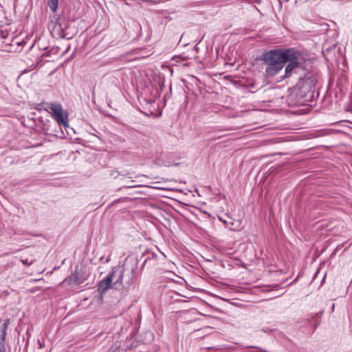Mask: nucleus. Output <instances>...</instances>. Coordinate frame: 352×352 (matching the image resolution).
Masks as SVG:
<instances>
[{"instance_id": "1", "label": "nucleus", "mask_w": 352, "mask_h": 352, "mask_svg": "<svg viewBox=\"0 0 352 352\" xmlns=\"http://www.w3.org/2000/svg\"><path fill=\"white\" fill-rule=\"evenodd\" d=\"M265 60L276 68H282V64L289 63L285 67V76H289L296 67L300 65L304 59L301 53L294 48L285 50H274L265 53Z\"/></svg>"}, {"instance_id": "2", "label": "nucleus", "mask_w": 352, "mask_h": 352, "mask_svg": "<svg viewBox=\"0 0 352 352\" xmlns=\"http://www.w3.org/2000/svg\"><path fill=\"white\" fill-rule=\"evenodd\" d=\"M138 267V263L133 259L126 258L123 265L122 270L118 268L117 274V278L114 281V285L118 284L122 285L123 281L126 285H131L133 282L134 272L136 271Z\"/></svg>"}, {"instance_id": "3", "label": "nucleus", "mask_w": 352, "mask_h": 352, "mask_svg": "<svg viewBox=\"0 0 352 352\" xmlns=\"http://www.w3.org/2000/svg\"><path fill=\"white\" fill-rule=\"evenodd\" d=\"M118 272V268L117 267H113L107 276L98 283V292L100 294H104L107 290L111 287L112 284L114 285V281L117 278Z\"/></svg>"}, {"instance_id": "4", "label": "nucleus", "mask_w": 352, "mask_h": 352, "mask_svg": "<svg viewBox=\"0 0 352 352\" xmlns=\"http://www.w3.org/2000/svg\"><path fill=\"white\" fill-rule=\"evenodd\" d=\"M87 278L88 275L82 272V270H79L76 267L74 272L66 278L63 283H67L68 285H80L83 283Z\"/></svg>"}, {"instance_id": "5", "label": "nucleus", "mask_w": 352, "mask_h": 352, "mask_svg": "<svg viewBox=\"0 0 352 352\" xmlns=\"http://www.w3.org/2000/svg\"><path fill=\"white\" fill-rule=\"evenodd\" d=\"M205 50V54L202 58L206 61H213L216 60L219 56L220 47L215 48V50H213L212 45H201Z\"/></svg>"}, {"instance_id": "6", "label": "nucleus", "mask_w": 352, "mask_h": 352, "mask_svg": "<svg viewBox=\"0 0 352 352\" xmlns=\"http://www.w3.org/2000/svg\"><path fill=\"white\" fill-rule=\"evenodd\" d=\"M278 285L277 284L272 285H265V293H269L270 292L274 291L275 294L273 295H270L267 298L265 297V300L272 299L278 296H282L284 294L283 288L281 291L277 289Z\"/></svg>"}, {"instance_id": "7", "label": "nucleus", "mask_w": 352, "mask_h": 352, "mask_svg": "<svg viewBox=\"0 0 352 352\" xmlns=\"http://www.w3.org/2000/svg\"><path fill=\"white\" fill-rule=\"evenodd\" d=\"M228 52L230 53V54H228L227 53L225 54V56L223 57L227 61L230 62V64L231 65H233L235 63V60L236 59V52L234 51V49H233L232 45H228L227 49Z\"/></svg>"}, {"instance_id": "8", "label": "nucleus", "mask_w": 352, "mask_h": 352, "mask_svg": "<svg viewBox=\"0 0 352 352\" xmlns=\"http://www.w3.org/2000/svg\"><path fill=\"white\" fill-rule=\"evenodd\" d=\"M59 125L68 126V116L67 113H64L63 110L62 112L55 115L53 117Z\"/></svg>"}, {"instance_id": "9", "label": "nucleus", "mask_w": 352, "mask_h": 352, "mask_svg": "<svg viewBox=\"0 0 352 352\" xmlns=\"http://www.w3.org/2000/svg\"><path fill=\"white\" fill-rule=\"evenodd\" d=\"M47 108L53 117L63 111L61 104L56 102L47 104Z\"/></svg>"}, {"instance_id": "10", "label": "nucleus", "mask_w": 352, "mask_h": 352, "mask_svg": "<svg viewBox=\"0 0 352 352\" xmlns=\"http://www.w3.org/2000/svg\"><path fill=\"white\" fill-rule=\"evenodd\" d=\"M10 319L6 320L1 327V339L2 341L5 340L6 336L7 335V329L8 328V326L10 324Z\"/></svg>"}, {"instance_id": "11", "label": "nucleus", "mask_w": 352, "mask_h": 352, "mask_svg": "<svg viewBox=\"0 0 352 352\" xmlns=\"http://www.w3.org/2000/svg\"><path fill=\"white\" fill-rule=\"evenodd\" d=\"M47 6L53 13H55L58 8V0H48Z\"/></svg>"}, {"instance_id": "12", "label": "nucleus", "mask_w": 352, "mask_h": 352, "mask_svg": "<svg viewBox=\"0 0 352 352\" xmlns=\"http://www.w3.org/2000/svg\"><path fill=\"white\" fill-rule=\"evenodd\" d=\"M219 220L221 221H222L223 223H224L226 226L231 230H235L234 228L232 227V226L234 225V222L232 219H229V220H225L224 219H223L222 217H219Z\"/></svg>"}, {"instance_id": "13", "label": "nucleus", "mask_w": 352, "mask_h": 352, "mask_svg": "<svg viewBox=\"0 0 352 352\" xmlns=\"http://www.w3.org/2000/svg\"><path fill=\"white\" fill-rule=\"evenodd\" d=\"M12 46V45H2V49H0V50L1 51H3V52H11L12 50H11L10 47Z\"/></svg>"}, {"instance_id": "14", "label": "nucleus", "mask_w": 352, "mask_h": 352, "mask_svg": "<svg viewBox=\"0 0 352 352\" xmlns=\"http://www.w3.org/2000/svg\"><path fill=\"white\" fill-rule=\"evenodd\" d=\"M21 261L25 265H30L32 264V262H29L28 259H23Z\"/></svg>"}, {"instance_id": "15", "label": "nucleus", "mask_w": 352, "mask_h": 352, "mask_svg": "<svg viewBox=\"0 0 352 352\" xmlns=\"http://www.w3.org/2000/svg\"><path fill=\"white\" fill-rule=\"evenodd\" d=\"M322 30L324 31H329V25H327V23H324V25H322Z\"/></svg>"}, {"instance_id": "16", "label": "nucleus", "mask_w": 352, "mask_h": 352, "mask_svg": "<svg viewBox=\"0 0 352 352\" xmlns=\"http://www.w3.org/2000/svg\"><path fill=\"white\" fill-rule=\"evenodd\" d=\"M0 352H6V348L3 344L0 346Z\"/></svg>"}, {"instance_id": "17", "label": "nucleus", "mask_w": 352, "mask_h": 352, "mask_svg": "<svg viewBox=\"0 0 352 352\" xmlns=\"http://www.w3.org/2000/svg\"><path fill=\"white\" fill-rule=\"evenodd\" d=\"M38 344L39 345V348H41V349L43 348L45 346V344L40 340H38Z\"/></svg>"}, {"instance_id": "18", "label": "nucleus", "mask_w": 352, "mask_h": 352, "mask_svg": "<svg viewBox=\"0 0 352 352\" xmlns=\"http://www.w3.org/2000/svg\"><path fill=\"white\" fill-rule=\"evenodd\" d=\"M35 47H36V49L40 50L39 45H32L30 46V50H34L35 48Z\"/></svg>"}, {"instance_id": "19", "label": "nucleus", "mask_w": 352, "mask_h": 352, "mask_svg": "<svg viewBox=\"0 0 352 352\" xmlns=\"http://www.w3.org/2000/svg\"><path fill=\"white\" fill-rule=\"evenodd\" d=\"M192 50H195L196 52H198V50H199L198 45H194V47H193V48H192Z\"/></svg>"}, {"instance_id": "20", "label": "nucleus", "mask_w": 352, "mask_h": 352, "mask_svg": "<svg viewBox=\"0 0 352 352\" xmlns=\"http://www.w3.org/2000/svg\"><path fill=\"white\" fill-rule=\"evenodd\" d=\"M259 59H260V60H264V54H261V55H260V56H259Z\"/></svg>"}, {"instance_id": "21", "label": "nucleus", "mask_w": 352, "mask_h": 352, "mask_svg": "<svg viewBox=\"0 0 352 352\" xmlns=\"http://www.w3.org/2000/svg\"><path fill=\"white\" fill-rule=\"evenodd\" d=\"M149 55H144V54H142L141 55V56L140 57V58H146L147 56H148Z\"/></svg>"}, {"instance_id": "22", "label": "nucleus", "mask_w": 352, "mask_h": 352, "mask_svg": "<svg viewBox=\"0 0 352 352\" xmlns=\"http://www.w3.org/2000/svg\"><path fill=\"white\" fill-rule=\"evenodd\" d=\"M269 274H272L273 272V270H271L270 268L267 270Z\"/></svg>"}, {"instance_id": "23", "label": "nucleus", "mask_w": 352, "mask_h": 352, "mask_svg": "<svg viewBox=\"0 0 352 352\" xmlns=\"http://www.w3.org/2000/svg\"><path fill=\"white\" fill-rule=\"evenodd\" d=\"M223 50H224V49L223 48V49H222V53H223ZM221 57H223V54H221Z\"/></svg>"}, {"instance_id": "24", "label": "nucleus", "mask_w": 352, "mask_h": 352, "mask_svg": "<svg viewBox=\"0 0 352 352\" xmlns=\"http://www.w3.org/2000/svg\"><path fill=\"white\" fill-rule=\"evenodd\" d=\"M16 44L19 45V44H23V43H22V42H17Z\"/></svg>"}, {"instance_id": "25", "label": "nucleus", "mask_w": 352, "mask_h": 352, "mask_svg": "<svg viewBox=\"0 0 352 352\" xmlns=\"http://www.w3.org/2000/svg\"><path fill=\"white\" fill-rule=\"evenodd\" d=\"M263 177H261L260 184L262 182Z\"/></svg>"}, {"instance_id": "26", "label": "nucleus", "mask_w": 352, "mask_h": 352, "mask_svg": "<svg viewBox=\"0 0 352 352\" xmlns=\"http://www.w3.org/2000/svg\"><path fill=\"white\" fill-rule=\"evenodd\" d=\"M27 72H28V70H24V71H23V73H27Z\"/></svg>"}]
</instances>
